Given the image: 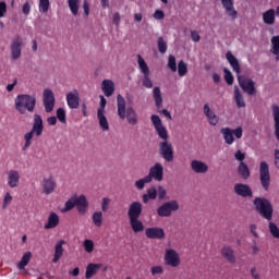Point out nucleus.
Here are the masks:
<instances>
[{
    "label": "nucleus",
    "instance_id": "obj_20",
    "mask_svg": "<svg viewBox=\"0 0 279 279\" xmlns=\"http://www.w3.org/2000/svg\"><path fill=\"white\" fill-rule=\"evenodd\" d=\"M220 254L222 258H225V260H228L231 265H234V263H236V255L234 254V248H232L231 246H223L220 250Z\"/></svg>",
    "mask_w": 279,
    "mask_h": 279
},
{
    "label": "nucleus",
    "instance_id": "obj_36",
    "mask_svg": "<svg viewBox=\"0 0 279 279\" xmlns=\"http://www.w3.org/2000/svg\"><path fill=\"white\" fill-rule=\"evenodd\" d=\"M234 101L238 108H245V99L243 98V94H241L239 86H234Z\"/></svg>",
    "mask_w": 279,
    "mask_h": 279
},
{
    "label": "nucleus",
    "instance_id": "obj_12",
    "mask_svg": "<svg viewBox=\"0 0 279 279\" xmlns=\"http://www.w3.org/2000/svg\"><path fill=\"white\" fill-rule=\"evenodd\" d=\"M163 173L165 168L162 167V163L157 162L154 165V167L150 168L149 173L146 177L149 178L150 182H153V180L162 182Z\"/></svg>",
    "mask_w": 279,
    "mask_h": 279
},
{
    "label": "nucleus",
    "instance_id": "obj_35",
    "mask_svg": "<svg viewBox=\"0 0 279 279\" xmlns=\"http://www.w3.org/2000/svg\"><path fill=\"white\" fill-rule=\"evenodd\" d=\"M158 197V190L156 187H150L146 191V194H143L142 201L144 204H148L149 199H156Z\"/></svg>",
    "mask_w": 279,
    "mask_h": 279
},
{
    "label": "nucleus",
    "instance_id": "obj_44",
    "mask_svg": "<svg viewBox=\"0 0 279 279\" xmlns=\"http://www.w3.org/2000/svg\"><path fill=\"white\" fill-rule=\"evenodd\" d=\"M32 138H34V133L31 131L24 135L25 144L23 146V151L29 149L32 147Z\"/></svg>",
    "mask_w": 279,
    "mask_h": 279
},
{
    "label": "nucleus",
    "instance_id": "obj_38",
    "mask_svg": "<svg viewBox=\"0 0 279 279\" xmlns=\"http://www.w3.org/2000/svg\"><path fill=\"white\" fill-rule=\"evenodd\" d=\"M29 260H32V252H26L19 262L17 269H25L29 265Z\"/></svg>",
    "mask_w": 279,
    "mask_h": 279
},
{
    "label": "nucleus",
    "instance_id": "obj_18",
    "mask_svg": "<svg viewBox=\"0 0 279 279\" xmlns=\"http://www.w3.org/2000/svg\"><path fill=\"white\" fill-rule=\"evenodd\" d=\"M7 182L10 189H16L21 184V173L16 170H9Z\"/></svg>",
    "mask_w": 279,
    "mask_h": 279
},
{
    "label": "nucleus",
    "instance_id": "obj_27",
    "mask_svg": "<svg viewBox=\"0 0 279 279\" xmlns=\"http://www.w3.org/2000/svg\"><path fill=\"white\" fill-rule=\"evenodd\" d=\"M271 110H272V117L275 121V136L279 142V106L274 104L271 106Z\"/></svg>",
    "mask_w": 279,
    "mask_h": 279
},
{
    "label": "nucleus",
    "instance_id": "obj_33",
    "mask_svg": "<svg viewBox=\"0 0 279 279\" xmlns=\"http://www.w3.org/2000/svg\"><path fill=\"white\" fill-rule=\"evenodd\" d=\"M153 98L157 110H160V108H162V92L160 90V87H154Z\"/></svg>",
    "mask_w": 279,
    "mask_h": 279
},
{
    "label": "nucleus",
    "instance_id": "obj_48",
    "mask_svg": "<svg viewBox=\"0 0 279 279\" xmlns=\"http://www.w3.org/2000/svg\"><path fill=\"white\" fill-rule=\"evenodd\" d=\"M50 5L51 4H50L49 0H39V12L47 14V12H49Z\"/></svg>",
    "mask_w": 279,
    "mask_h": 279
},
{
    "label": "nucleus",
    "instance_id": "obj_50",
    "mask_svg": "<svg viewBox=\"0 0 279 279\" xmlns=\"http://www.w3.org/2000/svg\"><path fill=\"white\" fill-rule=\"evenodd\" d=\"M149 74H144V77L142 80V84L144 88H154V82H151V77H149Z\"/></svg>",
    "mask_w": 279,
    "mask_h": 279
},
{
    "label": "nucleus",
    "instance_id": "obj_64",
    "mask_svg": "<svg viewBox=\"0 0 279 279\" xmlns=\"http://www.w3.org/2000/svg\"><path fill=\"white\" fill-rule=\"evenodd\" d=\"M275 167L279 170V149H275Z\"/></svg>",
    "mask_w": 279,
    "mask_h": 279
},
{
    "label": "nucleus",
    "instance_id": "obj_17",
    "mask_svg": "<svg viewBox=\"0 0 279 279\" xmlns=\"http://www.w3.org/2000/svg\"><path fill=\"white\" fill-rule=\"evenodd\" d=\"M74 202L80 215H86V213L88 211V199H86V196H74Z\"/></svg>",
    "mask_w": 279,
    "mask_h": 279
},
{
    "label": "nucleus",
    "instance_id": "obj_52",
    "mask_svg": "<svg viewBox=\"0 0 279 279\" xmlns=\"http://www.w3.org/2000/svg\"><path fill=\"white\" fill-rule=\"evenodd\" d=\"M75 208V196L65 202L63 213H69Z\"/></svg>",
    "mask_w": 279,
    "mask_h": 279
},
{
    "label": "nucleus",
    "instance_id": "obj_37",
    "mask_svg": "<svg viewBox=\"0 0 279 279\" xmlns=\"http://www.w3.org/2000/svg\"><path fill=\"white\" fill-rule=\"evenodd\" d=\"M137 64H138V69L141 71V73H143V75H147L149 74V65H147V62H145V59H143V56L137 54Z\"/></svg>",
    "mask_w": 279,
    "mask_h": 279
},
{
    "label": "nucleus",
    "instance_id": "obj_7",
    "mask_svg": "<svg viewBox=\"0 0 279 279\" xmlns=\"http://www.w3.org/2000/svg\"><path fill=\"white\" fill-rule=\"evenodd\" d=\"M220 134H222L225 143L227 145H233L234 144V136L238 140L243 138V129L241 126H238L234 130H232L230 128H222L220 130Z\"/></svg>",
    "mask_w": 279,
    "mask_h": 279
},
{
    "label": "nucleus",
    "instance_id": "obj_56",
    "mask_svg": "<svg viewBox=\"0 0 279 279\" xmlns=\"http://www.w3.org/2000/svg\"><path fill=\"white\" fill-rule=\"evenodd\" d=\"M110 198L108 197H104L102 202H101V209L102 213H108L109 208H110Z\"/></svg>",
    "mask_w": 279,
    "mask_h": 279
},
{
    "label": "nucleus",
    "instance_id": "obj_30",
    "mask_svg": "<svg viewBox=\"0 0 279 279\" xmlns=\"http://www.w3.org/2000/svg\"><path fill=\"white\" fill-rule=\"evenodd\" d=\"M97 119L102 132H108V130H110V124L108 123V118H106L105 112H101V110H97Z\"/></svg>",
    "mask_w": 279,
    "mask_h": 279
},
{
    "label": "nucleus",
    "instance_id": "obj_47",
    "mask_svg": "<svg viewBox=\"0 0 279 279\" xmlns=\"http://www.w3.org/2000/svg\"><path fill=\"white\" fill-rule=\"evenodd\" d=\"M269 232L275 239H279V228L277 223L269 222L268 223Z\"/></svg>",
    "mask_w": 279,
    "mask_h": 279
},
{
    "label": "nucleus",
    "instance_id": "obj_53",
    "mask_svg": "<svg viewBox=\"0 0 279 279\" xmlns=\"http://www.w3.org/2000/svg\"><path fill=\"white\" fill-rule=\"evenodd\" d=\"M83 247L88 254H92L93 250H95V243L92 240H85Z\"/></svg>",
    "mask_w": 279,
    "mask_h": 279
},
{
    "label": "nucleus",
    "instance_id": "obj_32",
    "mask_svg": "<svg viewBox=\"0 0 279 279\" xmlns=\"http://www.w3.org/2000/svg\"><path fill=\"white\" fill-rule=\"evenodd\" d=\"M130 226L135 234H138V232H143L145 230V225H143V221L138 218H132L129 219Z\"/></svg>",
    "mask_w": 279,
    "mask_h": 279
},
{
    "label": "nucleus",
    "instance_id": "obj_5",
    "mask_svg": "<svg viewBox=\"0 0 279 279\" xmlns=\"http://www.w3.org/2000/svg\"><path fill=\"white\" fill-rule=\"evenodd\" d=\"M36 108V96L21 94L15 98V109L20 114H25V112H34Z\"/></svg>",
    "mask_w": 279,
    "mask_h": 279
},
{
    "label": "nucleus",
    "instance_id": "obj_34",
    "mask_svg": "<svg viewBox=\"0 0 279 279\" xmlns=\"http://www.w3.org/2000/svg\"><path fill=\"white\" fill-rule=\"evenodd\" d=\"M263 21L266 25H274L276 23V10L270 9L263 13Z\"/></svg>",
    "mask_w": 279,
    "mask_h": 279
},
{
    "label": "nucleus",
    "instance_id": "obj_45",
    "mask_svg": "<svg viewBox=\"0 0 279 279\" xmlns=\"http://www.w3.org/2000/svg\"><path fill=\"white\" fill-rule=\"evenodd\" d=\"M178 73L180 77H184V75L189 73V68L186 66V63H184L183 60L179 61L178 63Z\"/></svg>",
    "mask_w": 279,
    "mask_h": 279
},
{
    "label": "nucleus",
    "instance_id": "obj_59",
    "mask_svg": "<svg viewBox=\"0 0 279 279\" xmlns=\"http://www.w3.org/2000/svg\"><path fill=\"white\" fill-rule=\"evenodd\" d=\"M22 12L25 16H29V13L32 12V4H29V2H25L22 7Z\"/></svg>",
    "mask_w": 279,
    "mask_h": 279
},
{
    "label": "nucleus",
    "instance_id": "obj_22",
    "mask_svg": "<svg viewBox=\"0 0 279 279\" xmlns=\"http://www.w3.org/2000/svg\"><path fill=\"white\" fill-rule=\"evenodd\" d=\"M203 112L208 120L209 125H217L219 123V117L211 111L210 106L208 104L204 105Z\"/></svg>",
    "mask_w": 279,
    "mask_h": 279
},
{
    "label": "nucleus",
    "instance_id": "obj_54",
    "mask_svg": "<svg viewBox=\"0 0 279 279\" xmlns=\"http://www.w3.org/2000/svg\"><path fill=\"white\" fill-rule=\"evenodd\" d=\"M10 204H12V194L7 192L4 194V198H3V203H2V208L3 209L8 208V206H10Z\"/></svg>",
    "mask_w": 279,
    "mask_h": 279
},
{
    "label": "nucleus",
    "instance_id": "obj_19",
    "mask_svg": "<svg viewBox=\"0 0 279 279\" xmlns=\"http://www.w3.org/2000/svg\"><path fill=\"white\" fill-rule=\"evenodd\" d=\"M41 186L45 195H51V193L56 191V179H53L51 175L49 178L43 179Z\"/></svg>",
    "mask_w": 279,
    "mask_h": 279
},
{
    "label": "nucleus",
    "instance_id": "obj_49",
    "mask_svg": "<svg viewBox=\"0 0 279 279\" xmlns=\"http://www.w3.org/2000/svg\"><path fill=\"white\" fill-rule=\"evenodd\" d=\"M57 119L60 123H66V111L64 108L57 109Z\"/></svg>",
    "mask_w": 279,
    "mask_h": 279
},
{
    "label": "nucleus",
    "instance_id": "obj_61",
    "mask_svg": "<svg viewBox=\"0 0 279 279\" xmlns=\"http://www.w3.org/2000/svg\"><path fill=\"white\" fill-rule=\"evenodd\" d=\"M191 38L193 43H199V40H202V36H199L197 31H191Z\"/></svg>",
    "mask_w": 279,
    "mask_h": 279
},
{
    "label": "nucleus",
    "instance_id": "obj_10",
    "mask_svg": "<svg viewBox=\"0 0 279 279\" xmlns=\"http://www.w3.org/2000/svg\"><path fill=\"white\" fill-rule=\"evenodd\" d=\"M23 56V38L16 35L11 43V58L19 60Z\"/></svg>",
    "mask_w": 279,
    "mask_h": 279
},
{
    "label": "nucleus",
    "instance_id": "obj_2",
    "mask_svg": "<svg viewBox=\"0 0 279 279\" xmlns=\"http://www.w3.org/2000/svg\"><path fill=\"white\" fill-rule=\"evenodd\" d=\"M226 58L232 71L238 75V84L240 88H242L246 95H256V83H254V80L245 75H241V64L239 63V59H236V57H234L230 51L226 53Z\"/></svg>",
    "mask_w": 279,
    "mask_h": 279
},
{
    "label": "nucleus",
    "instance_id": "obj_63",
    "mask_svg": "<svg viewBox=\"0 0 279 279\" xmlns=\"http://www.w3.org/2000/svg\"><path fill=\"white\" fill-rule=\"evenodd\" d=\"M106 104H108L106 97L100 96V108L98 110H100L101 112H106Z\"/></svg>",
    "mask_w": 279,
    "mask_h": 279
},
{
    "label": "nucleus",
    "instance_id": "obj_55",
    "mask_svg": "<svg viewBox=\"0 0 279 279\" xmlns=\"http://www.w3.org/2000/svg\"><path fill=\"white\" fill-rule=\"evenodd\" d=\"M150 274L151 276H160L165 274V268H162V266H154L150 269Z\"/></svg>",
    "mask_w": 279,
    "mask_h": 279
},
{
    "label": "nucleus",
    "instance_id": "obj_15",
    "mask_svg": "<svg viewBox=\"0 0 279 279\" xmlns=\"http://www.w3.org/2000/svg\"><path fill=\"white\" fill-rule=\"evenodd\" d=\"M143 215V204L141 202H133L129 206L128 217L129 219H140Z\"/></svg>",
    "mask_w": 279,
    "mask_h": 279
},
{
    "label": "nucleus",
    "instance_id": "obj_42",
    "mask_svg": "<svg viewBox=\"0 0 279 279\" xmlns=\"http://www.w3.org/2000/svg\"><path fill=\"white\" fill-rule=\"evenodd\" d=\"M270 43L272 45L270 51L272 54H278L279 53V35L277 36H274L271 39H270Z\"/></svg>",
    "mask_w": 279,
    "mask_h": 279
},
{
    "label": "nucleus",
    "instance_id": "obj_4",
    "mask_svg": "<svg viewBox=\"0 0 279 279\" xmlns=\"http://www.w3.org/2000/svg\"><path fill=\"white\" fill-rule=\"evenodd\" d=\"M253 205L259 217L266 219V221H271V219H274V205L267 197H255Z\"/></svg>",
    "mask_w": 279,
    "mask_h": 279
},
{
    "label": "nucleus",
    "instance_id": "obj_24",
    "mask_svg": "<svg viewBox=\"0 0 279 279\" xmlns=\"http://www.w3.org/2000/svg\"><path fill=\"white\" fill-rule=\"evenodd\" d=\"M221 4L225 8L228 16L234 21L239 14L234 9V2L232 0H221Z\"/></svg>",
    "mask_w": 279,
    "mask_h": 279
},
{
    "label": "nucleus",
    "instance_id": "obj_28",
    "mask_svg": "<svg viewBox=\"0 0 279 279\" xmlns=\"http://www.w3.org/2000/svg\"><path fill=\"white\" fill-rule=\"evenodd\" d=\"M104 267L102 264H88L86 267L85 278L90 279L94 276H97V271H99Z\"/></svg>",
    "mask_w": 279,
    "mask_h": 279
},
{
    "label": "nucleus",
    "instance_id": "obj_9",
    "mask_svg": "<svg viewBox=\"0 0 279 279\" xmlns=\"http://www.w3.org/2000/svg\"><path fill=\"white\" fill-rule=\"evenodd\" d=\"M163 263L168 267H180L181 260L178 251L173 248H167L163 256Z\"/></svg>",
    "mask_w": 279,
    "mask_h": 279
},
{
    "label": "nucleus",
    "instance_id": "obj_57",
    "mask_svg": "<svg viewBox=\"0 0 279 279\" xmlns=\"http://www.w3.org/2000/svg\"><path fill=\"white\" fill-rule=\"evenodd\" d=\"M8 12V3L5 1H0V19H3Z\"/></svg>",
    "mask_w": 279,
    "mask_h": 279
},
{
    "label": "nucleus",
    "instance_id": "obj_21",
    "mask_svg": "<svg viewBox=\"0 0 279 279\" xmlns=\"http://www.w3.org/2000/svg\"><path fill=\"white\" fill-rule=\"evenodd\" d=\"M44 130L45 125L43 124V117L36 113L34 116V123L31 132H33V134H36V136H41Z\"/></svg>",
    "mask_w": 279,
    "mask_h": 279
},
{
    "label": "nucleus",
    "instance_id": "obj_14",
    "mask_svg": "<svg viewBox=\"0 0 279 279\" xmlns=\"http://www.w3.org/2000/svg\"><path fill=\"white\" fill-rule=\"evenodd\" d=\"M233 191L239 197H254L252 187L245 183H236L233 187Z\"/></svg>",
    "mask_w": 279,
    "mask_h": 279
},
{
    "label": "nucleus",
    "instance_id": "obj_3",
    "mask_svg": "<svg viewBox=\"0 0 279 279\" xmlns=\"http://www.w3.org/2000/svg\"><path fill=\"white\" fill-rule=\"evenodd\" d=\"M117 106L118 117H120L122 120L126 119L130 125H136V123H138V116L136 114V110H134L132 107L126 109L125 98H123L121 94L117 96Z\"/></svg>",
    "mask_w": 279,
    "mask_h": 279
},
{
    "label": "nucleus",
    "instance_id": "obj_60",
    "mask_svg": "<svg viewBox=\"0 0 279 279\" xmlns=\"http://www.w3.org/2000/svg\"><path fill=\"white\" fill-rule=\"evenodd\" d=\"M153 16L156 21H162V19H165V11L156 10Z\"/></svg>",
    "mask_w": 279,
    "mask_h": 279
},
{
    "label": "nucleus",
    "instance_id": "obj_39",
    "mask_svg": "<svg viewBox=\"0 0 279 279\" xmlns=\"http://www.w3.org/2000/svg\"><path fill=\"white\" fill-rule=\"evenodd\" d=\"M68 5L73 16H77L80 12V0H68Z\"/></svg>",
    "mask_w": 279,
    "mask_h": 279
},
{
    "label": "nucleus",
    "instance_id": "obj_62",
    "mask_svg": "<svg viewBox=\"0 0 279 279\" xmlns=\"http://www.w3.org/2000/svg\"><path fill=\"white\" fill-rule=\"evenodd\" d=\"M234 158L235 160H238L239 162H244L243 160H245V153L241 151V150H238L235 154H234Z\"/></svg>",
    "mask_w": 279,
    "mask_h": 279
},
{
    "label": "nucleus",
    "instance_id": "obj_25",
    "mask_svg": "<svg viewBox=\"0 0 279 279\" xmlns=\"http://www.w3.org/2000/svg\"><path fill=\"white\" fill-rule=\"evenodd\" d=\"M62 245H66V241L60 240L56 243L52 263H58V260H60L64 255V247Z\"/></svg>",
    "mask_w": 279,
    "mask_h": 279
},
{
    "label": "nucleus",
    "instance_id": "obj_1",
    "mask_svg": "<svg viewBox=\"0 0 279 279\" xmlns=\"http://www.w3.org/2000/svg\"><path fill=\"white\" fill-rule=\"evenodd\" d=\"M150 121L157 132L159 138L162 142L159 143V155L166 162H173V145L168 142L169 140V132L167 131V126L162 124V120L159 116L153 114L150 117Z\"/></svg>",
    "mask_w": 279,
    "mask_h": 279
},
{
    "label": "nucleus",
    "instance_id": "obj_41",
    "mask_svg": "<svg viewBox=\"0 0 279 279\" xmlns=\"http://www.w3.org/2000/svg\"><path fill=\"white\" fill-rule=\"evenodd\" d=\"M151 181L149 179V177H144L143 179H140L137 181H135V187L138 191H143V189H145V184H149Z\"/></svg>",
    "mask_w": 279,
    "mask_h": 279
},
{
    "label": "nucleus",
    "instance_id": "obj_23",
    "mask_svg": "<svg viewBox=\"0 0 279 279\" xmlns=\"http://www.w3.org/2000/svg\"><path fill=\"white\" fill-rule=\"evenodd\" d=\"M60 226V216L58 214L51 211L48 216V220L45 223V230H53V228H58Z\"/></svg>",
    "mask_w": 279,
    "mask_h": 279
},
{
    "label": "nucleus",
    "instance_id": "obj_13",
    "mask_svg": "<svg viewBox=\"0 0 279 279\" xmlns=\"http://www.w3.org/2000/svg\"><path fill=\"white\" fill-rule=\"evenodd\" d=\"M65 100L70 110H77L80 108V92L77 89L69 92L65 95Z\"/></svg>",
    "mask_w": 279,
    "mask_h": 279
},
{
    "label": "nucleus",
    "instance_id": "obj_8",
    "mask_svg": "<svg viewBox=\"0 0 279 279\" xmlns=\"http://www.w3.org/2000/svg\"><path fill=\"white\" fill-rule=\"evenodd\" d=\"M259 182L266 191H269L271 184V174L269 173V163L262 161L259 163Z\"/></svg>",
    "mask_w": 279,
    "mask_h": 279
},
{
    "label": "nucleus",
    "instance_id": "obj_31",
    "mask_svg": "<svg viewBox=\"0 0 279 279\" xmlns=\"http://www.w3.org/2000/svg\"><path fill=\"white\" fill-rule=\"evenodd\" d=\"M238 175L242 178V180H248L252 173L250 172V167L246 166L245 162H240L238 166Z\"/></svg>",
    "mask_w": 279,
    "mask_h": 279
},
{
    "label": "nucleus",
    "instance_id": "obj_16",
    "mask_svg": "<svg viewBox=\"0 0 279 279\" xmlns=\"http://www.w3.org/2000/svg\"><path fill=\"white\" fill-rule=\"evenodd\" d=\"M145 234L147 239H157L158 241H162L165 239V229L160 227H151L145 230Z\"/></svg>",
    "mask_w": 279,
    "mask_h": 279
},
{
    "label": "nucleus",
    "instance_id": "obj_43",
    "mask_svg": "<svg viewBox=\"0 0 279 279\" xmlns=\"http://www.w3.org/2000/svg\"><path fill=\"white\" fill-rule=\"evenodd\" d=\"M157 47L159 53H167L168 46L167 41H165V37H158Z\"/></svg>",
    "mask_w": 279,
    "mask_h": 279
},
{
    "label": "nucleus",
    "instance_id": "obj_46",
    "mask_svg": "<svg viewBox=\"0 0 279 279\" xmlns=\"http://www.w3.org/2000/svg\"><path fill=\"white\" fill-rule=\"evenodd\" d=\"M223 73H225V81L229 86H232L234 84V76L232 75V72H230L228 68H225Z\"/></svg>",
    "mask_w": 279,
    "mask_h": 279
},
{
    "label": "nucleus",
    "instance_id": "obj_11",
    "mask_svg": "<svg viewBox=\"0 0 279 279\" xmlns=\"http://www.w3.org/2000/svg\"><path fill=\"white\" fill-rule=\"evenodd\" d=\"M54 106H56V96L53 95V90L46 88L44 90V108L46 112H53Z\"/></svg>",
    "mask_w": 279,
    "mask_h": 279
},
{
    "label": "nucleus",
    "instance_id": "obj_29",
    "mask_svg": "<svg viewBox=\"0 0 279 279\" xmlns=\"http://www.w3.org/2000/svg\"><path fill=\"white\" fill-rule=\"evenodd\" d=\"M102 93L106 97L114 95V83L110 80L102 81Z\"/></svg>",
    "mask_w": 279,
    "mask_h": 279
},
{
    "label": "nucleus",
    "instance_id": "obj_51",
    "mask_svg": "<svg viewBox=\"0 0 279 279\" xmlns=\"http://www.w3.org/2000/svg\"><path fill=\"white\" fill-rule=\"evenodd\" d=\"M168 68L172 71V73H175L178 71V64L175 63V57L170 54L168 58Z\"/></svg>",
    "mask_w": 279,
    "mask_h": 279
},
{
    "label": "nucleus",
    "instance_id": "obj_26",
    "mask_svg": "<svg viewBox=\"0 0 279 279\" xmlns=\"http://www.w3.org/2000/svg\"><path fill=\"white\" fill-rule=\"evenodd\" d=\"M191 168L194 173H207L208 172V165L204 161L199 160H192Z\"/></svg>",
    "mask_w": 279,
    "mask_h": 279
},
{
    "label": "nucleus",
    "instance_id": "obj_58",
    "mask_svg": "<svg viewBox=\"0 0 279 279\" xmlns=\"http://www.w3.org/2000/svg\"><path fill=\"white\" fill-rule=\"evenodd\" d=\"M157 196L159 197V199H165V197H167V190L159 185L157 189Z\"/></svg>",
    "mask_w": 279,
    "mask_h": 279
},
{
    "label": "nucleus",
    "instance_id": "obj_40",
    "mask_svg": "<svg viewBox=\"0 0 279 279\" xmlns=\"http://www.w3.org/2000/svg\"><path fill=\"white\" fill-rule=\"evenodd\" d=\"M93 222L97 228H101V223H104V214L101 211L94 213Z\"/></svg>",
    "mask_w": 279,
    "mask_h": 279
},
{
    "label": "nucleus",
    "instance_id": "obj_6",
    "mask_svg": "<svg viewBox=\"0 0 279 279\" xmlns=\"http://www.w3.org/2000/svg\"><path fill=\"white\" fill-rule=\"evenodd\" d=\"M178 210H180V203H178L175 199H172L161 204L157 208V215L158 217H171V215H173V213H178Z\"/></svg>",
    "mask_w": 279,
    "mask_h": 279
}]
</instances>
